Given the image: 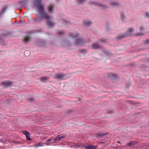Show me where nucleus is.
<instances>
[{
	"mask_svg": "<svg viewBox=\"0 0 149 149\" xmlns=\"http://www.w3.org/2000/svg\"><path fill=\"white\" fill-rule=\"evenodd\" d=\"M113 112V111H109L108 112V113H112Z\"/></svg>",
	"mask_w": 149,
	"mask_h": 149,
	"instance_id": "nucleus-44",
	"label": "nucleus"
},
{
	"mask_svg": "<svg viewBox=\"0 0 149 149\" xmlns=\"http://www.w3.org/2000/svg\"><path fill=\"white\" fill-rule=\"evenodd\" d=\"M92 47L93 49H98L101 48V46L98 45L96 43H94L92 44Z\"/></svg>",
	"mask_w": 149,
	"mask_h": 149,
	"instance_id": "nucleus-20",
	"label": "nucleus"
},
{
	"mask_svg": "<svg viewBox=\"0 0 149 149\" xmlns=\"http://www.w3.org/2000/svg\"><path fill=\"white\" fill-rule=\"evenodd\" d=\"M42 144H39V145H37L36 146H35V147H38L39 146H42Z\"/></svg>",
	"mask_w": 149,
	"mask_h": 149,
	"instance_id": "nucleus-47",
	"label": "nucleus"
},
{
	"mask_svg": "<svg viewBox=\"0 0 149 149\" xmlns=\"http://www.w3.org/2000/svg\"><path fill=\"white\" fill-rule=\"evenodd\" d=\"M139 29L141 31H142L144 30V28L142 26H141L139 28Z\"/></svg>",
	"mask_w": 149,
	"mask_h": 149,
	"instance_id": "nucleus-42",
	"label": "nucleus"
},
{
	"mask_svg": "<svg viewBox=\"0 0 149 149\" xmlns=\"http://www.w3.org/2000/svg\"><path fill=\"white\" fill-rule=\"evenodd\" d=\"M128 102H130V101H128Z\"/></svg>",
	"mask_w": 149,
	"mask_h": 149,
	"instance_id": "nucleus-55",
	"label": "nucleus"
},
{
	"mask_svg": "<svg viewBox=\"0 0 149 149\" xmlns=\"http://www.w3.org/2000/svg\"><path fill=\"white\" fill-rule=\"evenodd\" d=\"M143 35V33H137L136 34V35L138 36H142Z\"/></svg>",
	"mask_w": 149,
	"mask_h": 149,
	"instance_id": "nucleus-41",
	"label": "nucleus"
},
{
	"mask_svg": "<svg viewBox=\"0 0 149 149\" xmlns=\"http://www.w3.org/2000/svg\"><path fill=\"white\" fill-rule=\"evenodd\" d=\"M104 54L107 56L110 55L111 54V53L110 52L107 50L105 52Z\"/></svg>",
	"mask_w": 149,
	"mask_h": 149,
	"instance_id": "nucleus-33",
	"label": "nucleus"
},
{
	"mask_svg": "<svg viewBox=\"0 0 149 149\" xmlns=\"http://www.w3.org/2000/svg\"><path fill=\"white\" fill-rule=\"evenodd\" d=\"M30 102H33L34 101V99L33 98H30L27 99Z\"/></svg>",
	"mask_w": 149,
	"mask_h": 149,
	"instance_id": "nucleus-37",
	"label": "nucleus"
},
{
	"mask_svg": "<svg viewBox=\"0 0 149 149\" xmlns=\"http://www.w3.org/2000/svg\"><path fill=\"white\" fill-rule=\"evenodd\" d=\"M66 32L64 30H58L57 32V34L59 35H63Z\"/></svg>",
	"mask_w": 149,
	"mask_h": 149,
	"instance_id": "nucleus-26",
	"label": "nucleus"
},
{
	"mask_svg": "<svg viewBox=\"0 0 149 149\" xmlns=\"http://www.w3.org/2000/svg\"><path fill=\"white\" fill-rule=\"evenodd\" d=\"M85 40L82 38H77L75 41V44L76 45H82L85 43Z\"/></svg>",
	"mask_w": 149,
	"mask_h": 149,
	"instance_id": "nucleus-5",
	"label": "nucleus"
},
{
	"mask_svg": "<svg viewBox=\"0 0 149 149\" xmlns=\"http://www.w3.org/2000/svg\"><path fill=\"white\" fill-rule=\"evenodd\" d=\"M102 51L104 53V52H106V50H105V49L104 48H103L102 49Z\"/></svg>",
	"mask_w": 149,
	"mask_h": 149,
	"instance_id": "nucleus-45",
	"label": "nucleus"
},
{
	"mask_svg": "<svg viewBox=\"0 0 149 149\" xmlns=\"http://www.w3.org/2000/svg\"><path fill=\"white\" fill-rule=\"evenodd\" d=\"M54 7L53 5H50L48 7V11L51 13H53L54 12Z\"/></svg>",
	"mask_w": 149,
	"mask_h": 149,
	"instance_id": "nucleus-17",
	"label": "nucleus"
},
{
	"mask_svg": "<svg viewBox=\"0 0 149 149\" xmlns=\"http://www.w3.org/2000/svg\"><path fill=\"white\" fill-rule=\"evenodd\" d=\"M56 1H57V2H58L59 1V0H56Z\"/></svg>",
	"mask_w": 149,
	"mask_h": 149,
	"instance_id": "nucleus-54",
	"label": "nucleus"
},
{
	"mask_svg": "<svg viewBox=\"0 0 149 149\" xmlns=\"http://www.w3.org/2000/svg\"><path fill=\"white\" fill-rule=\"evenodd\" d=\"M41 32H42L41 30L34 29L27 31L25 32L26 35L24 36L23 42L24 43L28 44L31 40V36Z\"/></svg>",
	"mask_w": 149,
	"mask_h": 149,
	"instance_id": "nucleus-2",
	"label": "nucleus"
},
{
	"mask_svg": "<svg viewBox=\"0 0 149 149\" xmlns=\"http://www.w3.org/2000/svg\"><path fill=\"white\" fill-rule=\"evenodd\" d=\"M106 26L107 28V31H109L110 29V28L109 27V24L108 22H107L106 23Z\"/></svg>",
	"mask_w": 149,
	"mask_h": 149,
	"instance_id": "nucleus-29",
	"label": "nucleus"
},
{
	"mask_svg": "<svg viewBox=\"0 0 149 149\" xmlns=\"http://www.w3.org/2000/svg\"><path fill=\"white\" fill-rule=\"evenodd\" d=\"M145 44H149V39L146 40L145 42Z\"/></svg>",
	"mask_w": 149,
	"mask_h": 149,
	"instance_id": "nucleus-38",
	"label": "nucleus"
},
{
	"mask_svg": "<svg viewBox=\"0 0 149 149\" xmlns=\"http://www.w3.org/2000/svg\"><path fill=\"white\" fill-rule=\"evenodd\" d=\"M132 145H135L137 143L135 141H132Z\"/></svg>",
	"mask_w": 149,
	"mask_h": 149,
	"instance_id": "nucleus-46",
	"label": "nucleus"
},
{
	"mask_svg": "<svg viewBox=\"0 0 149 149\" xmlns=\"http://www.w3.org/2000/svg\"><path fill=\"white\" fill-rule=\"evenodd\" d=\"M60 22L64 26H66L69 25L70 24L68 21L65 19H61L60 20Z\"/></svg>",
	"mask_w": 149,
	"mask_h": 149,
	"instance_id": "nucleus-15",
	"label": "nucleus"
},
{
	"mask_svg": "<svg viewBox=\"0 0 149 149\" xmlns=\"http://www.w3.org/2000/svg\"><path fill=\"white\" fill-rule=\"evenodd\" d=\"M69 36L73 38H76L78 36V34L77 33L74 34L73 33H70L69 34Z\"/></svg>",
	"mask_w": 149,
	"mask_h": 149,
	"instance_id": "nucleus-28",
	"label": "nucleus"
},
{
	"mask_svg": "<svg viewBox=\"0 0 149 149\" xmlns=\"http://www.w3.org/2000/svg\"><path fill=\"white\" fill-rule=\"evenodd\" d=\"M12 33L8 30L4 31L1 34V35L4 37H8L9 36H13L12 35Z\"/></svg>",
	"mask_w": 149,
	"mask_h": 149,
	"instance_id": "nucleus-9",
	"label": "nucleus"
},
{
	"mask_svg": "<svg viewBox=\"0 0 149 149\" xmlns=\"http://www.w3.org/2000/svg\"><path fill=\"white\" fill-rule=\"evenodd\" d=\"M120 18L122 21H124L125 20V14L123 12H121L120 13Z\"/></svg>",
	"mask_w": 149,
	"mask_h": 149,
	"instance_id": "nucleus-25",
	"label": "nucleus"
},
{
	"mask_svg": "<svg viewBox=\"0 0 149 149\" xmlns=\"http://www.w3.org/2000/svg\"><path fill=\"white\" fill-rule=\"evenodd\" d=\"M53 143L52 139H49L46 140L45 144L47 145H49L51 143Z\"/></svg>",
	"mask_w": 149,
	"mask_h": 149,
	"instance_id": "nucleus-22",
	"label": "nucleus"
},
{
	"mask_svg": "<svg viewBox=\"0 0 149 149\" xmlns=\"http://www.w3.org/2000/svg\"><path fill=\"white\" fill-rule=\"evenodd\" d=\"M146 15L147 18H149V12H146Z\"/></svg>",
	"mask_w": 149,
	"mask_h": 149,
	"instance_id": "nucleus-40",
	"label": "nucleus"
},
{
	"mask_svg": "<svg viewBox=\"0 0 149 149\" xmlns=\"http://www.w3.org/2000/svg\"><path fill=\"white\" fill-rule=\"evenodd\" d=\"M130 86H131V83L130 82H129V84L126 86V88H128Z\"/></svg>",
	"mask_w": 149,
	"mask_h": 149,
	"instance_id": "nucleus-39",
	"label": "nucleus"
},
{
	"mask_svg": "<svg viewBox=\"0 0 149 149\" xmlns=\"http://www.w3.org/2000/svg\"><path fill=\"white\" fill-rule=\"evenodd\" d=\"M146 61L147 62H149V58H148L146 60Z\"/></svg>",
	"mask_w": 149,
	"mask_h": 149,
	"instance_id": "nucleus-51",
	"label": "nucleus"
},
{
	"mask_svg": "<svg viewBox=\"0 0 149 149\" xmlns=\"http://www.w3.org/2000/svg\"><path fill=\"white\" fill-rule=\"evenodd\" d=\"M85 1V0H77L76 2L78 3L82 4Z\"/></svg>",
	"mask_w": 149,
	"mask_h": 149,
	"instance_id": "nucleus-31",
	"label": "nucleus"
},
{
	"mask_svg": "<svg viewBox=\"0 0 149 149\" xmlns=\"http://www.w3.org/2000/svg\"><path fill=\"white\" fill-rule=\"evenodd\" d=\"M107 133H98L97 134V137H100L104 136L107 135Z\"/></svg>",
	"mask_w": 149,
	"mask_h": 149,
	"instance_id": "nucleus-27",
	"label": "nucleus"
},
{
	"mask_svg": "<svg viewBox=\"0 0 149 149\" xmlns=\"http://www.w3.org/2000/svg\"><path fill=\"white\" fill-rule=\"evenodd\" d=\"M39 14L40 16L37 14V18L36 19L32 18V20L35 23H40L44 19H49L52 18V17L49 15L45 11V9H42V7L38 9Z\"/></svg>",
	"mask_w": 149,
	"mask_h": 149,
	"instance_id": "nucleus-1",
	"label": "nucleus"
},
{
	"mask_svg": "<svg viewBox=\"0 0 149 149\" xmlns=\"http://www.w3.org/2000/svg\"><path fill=\"white\" fill-rule=\"evenodd\" d=\"M99 143L101 145H102L105 144V143L104 142H101Z\"/></svg>",
	"mask_w": 149,
	"mask_h": 149,
	"instance_id": "nucleus-43",
	"label": "nucleus"
},
{
	"mask_svg": "<svg viewBox=\"0 0 149 149\" xmlns=\"http://www.w3.org/2000/svg\"><path fill=\"white\" fill-rule=\"evenodd\" d=\"M118 3L117 2H113L111 3V5L113 6H115L117 5H118Z\"/></svg>",
	"mask_w": 149,
	"mask_h": 149,
	"instance_id": "nucleus-34",
	"label": "nucleus"
},
{
	"mask_svg": "<svg viewBox=\"0 0 149 149\" xmlns=\"http://www.w3.org/2000/svg\"><path fill=\"white\" fill-rule=\"evenodd\" d=\"M65 137L63 134H61L57 136L55 139H52L53 143H57L58 141L62 140V139Z\"/></svg>",
	"mask_w": 149,
	"mask_h": 149,
	"instance_id": "nucleus-8",
	"label": "nucleus"
},
{
	"mask_svg": "<svg viewBox=\"0 0 149 149\" xmlns=\"http://www.w3.org/2000/svg\"><path fill=\"white\" fill-rule=\"evenodd\" d=\"M134 31V29L133 28H131L125 33L118 35L116 36V39L118 40H120L123 38L128 37L129 36H130Z\"/></svg>",
	"mask_w": 149,
	"mask_h": 149,
	"instance_id": "nucleus-3",
	"label": "nucleus"
},
{
	"mask_svg": "<svg viewBox=\"0 0 149 149\" xmlns=\"http://www.w3.org/2000/svg\"><path fill=\"white\" fill-rule=\"evenodd\" d=\"M36 44L38 46H45L46 44V42L43 40H38L36 42Z\"/></svg>",
	"mask_w": 149,
	"mask_h": 149,
	"instance_id": "nucleus-7",
	"label": "nucleus"
},
{
	"mask_svg": "<svg viewBox=\"0 0 149 149\" xmlns=\"http://www.w3.org/2000/svg\"><path fill=\"white\" fill-rule=\"evenodd\" d=\"M8 6H6L3 7L0 13V17H1V15H3L5 11H6L7 8Z\"/></svg>",
	"mask_w": 149,
	"mask_h": 149,
	"instance_id": "nucleus-18",
	"label": "nucleus"
},
{
	"mask_svg": "<svg viewBox=\"0 0 149 149\" xmlns=\"http://www.w3.org/2000/svg\"><path fill=\"white\" fill-rule=\"evenodd\" d=\"M79 52L82 53H85L86 52V50L85 49H81L79 50Z\"/></svg>",
	"mask_w": 149,
	"mask_h": 149,
	"instance_id": "nucleus-35",
	"label": "nucleus"
},
{
	"mask_svg": "<svg viewBox=\"0 0 149 149\" xmlns=\"http://www.w3.org/2000/svg\"><path fill=\"white\" fill-rule=\"evenodd\" d=\"M48 77H42L41 78V81L43 82H45L48 79Z\"/></svg>",
	"mask_w": 149,
	"mask_h": 149,
	"instance_id": "nucleus-30",
	"label": "nucleus"
},
{
	"mask_svg": "<svg viewBox=\"0 0 149 149\" xmlns=\"http://www.w3.org/2000/svg\"><path fill=\"white\" fill-rule=\"evenodd\" d=\"M0 43L3 45H7L6 43L5 42L4 39L2 38L1 36H0Z\"/></svg>",
	"mask_w": 149,
	"mask_h": 149,
	"instance_id": "nucleus-24",
	"label": "nucleus"
},
{
	"mask_svg": "<svg viewBox=\"0 0 149 149\" xmlns=\"http://www.w3.org/2000/svg\"><path fill=\"white\" fill-rule=\"evenodd\" d=\"M22 20H19V23H21V22H22Z\"/></svg>",
	"mask_w": 149,
	"mask_h": 149,
	"instance_id": "nucleus-52",
	"label": "nucleus"
},
{
	"mask_svg": "<svg viewBox=\"0 0 149 149\" xmlns=\"http://www.w3.org/2000/svg\"><path fill=\"white\" fill-rule=\"evenodd\" d=\"M62 44L63 45L67 46H69L71 45L70 42L68 40H65L63 41L62 42Z\"/></svg>",
	"mask_w": 149,
	"mask_h": 149,
	"instance_id": "nucleus-21",
	"label": "nucleus"
},
{
	"mask_svg": "<svg viewBox=\"0 0 149 149\" xmlns=\"http://www.w3.org/2000/svg\"><path fill=\"white\" fill-rule=\"evenodd\" d=\"M65 75L64 74H59L56 75L55 78L57 79H65L64 77Z\"/></svg>",
	"mask_w": 149,
	"mask_h": 149,
	"instance_id": "nucleus-14",
	"label": "nucleus"
},
{
	"mask_svg": "<svg viewBox=\"0 0 149 149\" xmlns=\"http://www.w3.org/2000/svg\"><path fill=\"white\" fill-rule=\"evenodd\" d=\"M85 149H96L97 146H94L93 145H88L85 146Z\"/></svg>",
	"mask_w": 149,
	"mask_h": 149,
	"instance_id": "nucleus-12",
	"label": "nucleus"
},
{
	"mask_svg": "<svg viewBox=\"0 0 149 149\" xmlns=\"http://www.w3.org/2000/svg\"><path fill=\"white\" fill-rule=\"evenodd\" d=\"M100 41L102 42H105V40L103 39H101L100 40Z\"/></svg>",
	"mask_w": 149,
	"mask_h": 149,
	"instance_id": "nucleus-48",
	"label": "nucleus"
},
{
	"mask_svg": "<svg viewBox=\"0 0 149 149\" xmlns=\"http://www.w3.org/2000/svg\"><path fill=\"white\" fill-rule=\"evenodd\" d=\"M108 77L109 78L113 80L117 78V75L116 74L110 73L108 74Z\"/></svg>",
	"mask_w": 149,
	"mask_h": 149,
	"instance_id": "nucleus-16",
	"label": "nucleus"
},
{
	"mask_svg": "<svg viewBox=\"0 0 149 149\" xmlns=\"http://www.w3.org/2000/svg\"><path fill=\"white\" fill-rule=\"evenodd\" d=\"M16 22H17L16 21H15V23H16Z\"/></svg>",
	"mask_w": 149,
	"mask_h": 149,
	"instance_id": "nucleus-56",
	"label": "nucleus"
},
{
	"mask_svg": "<svg viewBox=\"0 0 149 149\" xmlns=\"http://www.w3.org/2000/svg\"><path fill=\"white\" fill-rule=\"evenodd\" d=\"M28 1L27 0H24L19 1L18 3H20L21 5L23 6H25L28 3Z\"/></svg>",
	"mask_w": 149,
	"mask_h": 149,
	"instance_id": "nucleus-19",
	"label": "nucleus"
},
{
	"mask_svg": "<svg viewBox=\"0 0 149 149\" xmlns=\"http://www.w3.org/2000/svg\"><path fill=\"white\" fill-rule=\"evenodd\" d=\"M90 4L101 7H102V9L104 10H105L108 8V6L105 4L96 1H91L90 2Z\"/></svg>",
	"mask_w": 149,
	"mask_h": 149,
	"instance_id": "nucleus-4",
	"label": "nucleus"
},
{
	"mask_svg": "<svg viewBox=\"0 0 149 149\" xmlns=\"http://www.w3.org/2000/svg\"><path fill=\"white\" fill-rule=\"evenodd\" d=\"M92 23L91 21H85L84 22L83 24L85 26H89Z\"/></svg>",
	"mask_w": 149,
	"mask_h": 149,
	"instance_id": "nucleus-23",
	"label": "nucleus"
},
{
	"mask_svg": "<svg viewBox=\"0 0 149 149\" xmlns=\"http://www.w3.org/2000/svg\"><path fill=\"white\" fill-rule=\"evenodd\" d=\"M22 133L26 136V139L27 140H30L31 139L30 138V134L28 132L26 131H22Z\"/></svg>",
	"mask_w": 149,
	"mask_h": 149,
	"instance_id": "nucleus-11",
	"label": "nucleus"
},
{
	"mask_svg": "<svg viewBox=\"0 0 149 149\" xmlns=\"http://www.w3.org/2000/svg\"><path fill=\"white\" fill-rule=\"evenodd\" d=\"M3 140H1V139H0V143L3 142Z\"/></svg>",
	"mask_w": 149,
	"mask_h": 149,
	"instance_id": "nucleus-50",
	"label": "nucleus"
},
{
	"mask_svg": "<svg viewBox=\"0 0 149 149\" xmlns=\"http://www.w3.org/2000/svg\"><path fill=\"white\" fill-rule=\"evenodd\" d=\"M34 6L38 9H39L42 7V9H45L44 6L41 5V0H36L35 1Z\"/></svg>",
	"mask_w": 149,
	"mask_h": 149,
	"instance_id": "nucleus-6",
	"label": "nucleus"
},
{
	"mask_svg": "<svg viewBox=\"0 0 149 149\" xmlns=\"http://www.w3.org/2000/svg\"><path fill=\"white\" fill-rule=\"evenodd\" d=\"M118 143H120V142L119 141H118Z\"/></svg>",
	"mask_w": 149,
	"mask_h": 149,
	"instance_id": "nucleus-53",
	"label": "nucleus"
},
{
	"mask_svg": "<svg viewBox=\"0 0 149 149\" xmlns=\"http://www.w3.org/2000/svg\"><path fill=\"white\" fill-rule=\"evenodd\" d=\"M81 100V98L80 97L78 99L79 101H80Z\"/></svg>",
	"mask_w": 149,
	"mask_h": 149,
	"instance_id": "nucleus-49",
	"label": "nucleus"
},
{
	"mask_svg": "<svg viewBox=\"0 0 149 149\" xmlns=\"http://www.w3.org/2000/svg\"><path fill=\"white\" fill-rule=\"evenodd\" d=\"M132 145V141H130L129 143H127V145L128 146H131Z\"/></svg>",
	"mask_w": 149,
	"mask_h": 149,
	"instance_id": "nucleus-36",
	"label": "nucleus"
},
{
	"mask_svg": "<svg viewBox=\"0 0 149 149\" xmlns=\"http://www.w3.org/2000/svg\"><path fill=\"white\" fill-rule=\"evenodd\" d=\"M50 19H47V20L46 21V24L48 25V26L52 27L54 26V25H55V23H54L53 22H52L51 21H50Z\"/></svg>",
	"mask_w": 149,
	"mask_h": 149,
	"instance_id": "nucleus-13",
	"label": "nucleus"
},
{
	"mask_svg": "<svg viewBox=\"0 0 149 149\" xmlns=\"http://www.w3.org/2000/svg\"><path fill=\"white\" fill-rule=\"evenodd\" d=\"M24 54L26 56H28L30 55V52L28 50L24 52Z\"/></svg>",
	"mask_w": 149,
	"mask_h": 149,
	"instance_id": "nucleus-32",
	"label": "nucleus"
},
{
	"mask_svg": "<svg viewBox=\"0 0 149 149\" xmlns=\"http://www.w3.org/2000/svg\"><path fill=\"white\" fill-rule=\"evenodd\" d=\"M2 85L5 86L4 88L6 87H10L12 86V83L9 81H4L2 83Z\"/></svg>",
	"mask_w": 149,
	"mask_h": 149,
	"instance_id": "nucleus-10",
	"label": "nucleus"
}]
</instances>
